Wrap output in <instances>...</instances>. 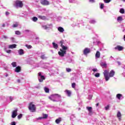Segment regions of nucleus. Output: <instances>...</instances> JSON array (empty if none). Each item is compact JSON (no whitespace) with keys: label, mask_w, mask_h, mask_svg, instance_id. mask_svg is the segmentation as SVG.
Listing matches in <instances>:
<instances>
[{"label":"nucleus","mask_w":125,"mask_h":125,"mask_svg":"<svg viewBox=\"0 0 125 125\" xmlns=\"http://www.w3.org/2000/svg\"><path fill=\"white\" fill-rule=\"evenodd\" d=\"M28 109L30 112L32 113H34L36 112L37 107H36V105H35L33 102H31L28 105Z\"/></svg>","instance_id":"f257e3e1"},{"label":"nucleus","mask_w":125,"mask_h":125,"mask_svg":"<svg viewBox=\"0 0 125 125\" xmlns=\"http://www.w3.org/2000/svg\"><path fill=\"white\" fill-rule=\"evenodd\" d=\"M55 98H61V95H59L58 94H55L51 95L50 97H49V99H50L51 101H53V102H56Z\"/></svg>","instance_id":"f03ea898"},{"label":"nucleus","mask_w":125,"mask_h":125,"mask_svg":"<svg viewBox=\"0 0 125 125\" xmlns=\"http://www.w3.org/2000/svg\"><path fill=\"white\" fill-rule=\"evenodd\" d=\"M15 5L17 8H18V7H20V8H22L23 5V2L19 0H17L15 2Z\"/></svg>","instance_id":"7ed1b4c3"},{"label":"nucleus","mask_w":125,"mask_h":125,"mask_svg":"<svg viewBox=\"0 0 125 125\" xmlns=\"http://www.w3.org/2000/svg\"><path fill=\"white\" fill-rule=\"evenodd\" d=\"M104 75L106 81L108 82V81H109V79H110V77H109V71L106 70H104Z\"/></svg>","instance_id":"20e7f679"},{"label":"nucleus","mask_w":125,"mask_h":125,"mask_svg":"<svg viewBox=\"0 0 125 125\" xmlns=\"http://www.w3.org/2000/svg\"><path fill=\"white\" fill-rule=\"evenodd\" d=\"M66 50H67V49H60L61 52H58L59 55L61 56V57H64V54H66Z\"/></svg>","instance_id":"39448f33"},{"label":"nucleus","mask_w":125,"mask_h":125,"mask_svg":"<svg viewBox=\"0 0 125 125\" xmlns=\"http://www.w3.org/2000/svg\"><path fill=\"white\" fill-rule=\"evenodd\" d=\"M38 76L41 77V79H39L40 83H42L44 80H45V77L43 75H42V72L38 73Z\"/></svg>","instance_id":"423d86ee"},{"label":"nucleus","mask_w":125,"mask_h":125,"mask_svg":"<svg viewBox=\"0 0 125 125\" xmlns=\"http://www.w3.org/2000/svg\"><path fill=\"white\" fill-rule=\"evenodd\" d=\"M18 111V109H16L12 112V118H13V119L16 118V116H17V112Z\"/></svg>","instance_id":"0eeeda50"},{"label":"nucleus","mask_w":125,"mask_h":125,"mask_svg":"<svg viewBox=\"0 0 125 125\" xmlns=\"http://www.w3.org/2000/svg\"><path fill=\"white\" fill-rule=\"evenodd\" d=\"M41 3L42 5H49V1H47V0H42L41 1Z\"/></svg>","instance_id":"6e6552de"},{"label":"nucleus","mask_w":125,"mask_h":125,"mask_svg":"<svg viewBox=\"0 0 125 125\" xmlns=\"http://www.w3.org/2000/svg\"><path fill=\"white\" fill-rule=\"evenodd\" d=\"M114 49H115L116 50H118V51H122V50H124V47L121 45H117L114 48Z\"/></svg>","instance_id":"1a4fd4ad"},{"label":"nucleus","mask_w":125,"mask_h":125,"mask_svg":"<svg viewBox=\"0 0 125 125\" xmlns=\"http://www.w3.org/2000/svg\"><path fill=\"white\" fill-rule=\"evenodd\" d=\"M86 109L89 112V115L91 116V115H92V114H93V112H92V107H91V106H89V107L87 106Z\"/></svg>","instance_id":"9d476101"},{"label":"nucleus","mask_w":125,"mask_h":125,"mask_svg":"<svg viewBox=\"0 0 125 125\" xmlns=\"http://www.w3.org/2000/svg\"><path fill=\"white\" fill-rule=\"evenodd\" d=\"M42 116H43V117H41L37 118V120H42L43 119H47V118H48V115H47V114L43 113Z\"/></svg>","instance_id":"9b49d317"},{"label":"nucleus","mask_w":125,"mask_h":125,"mask_svg":"<svg viewBox=\"0 0 125 125\" xmlns=\"http://www.w3.org/2000/svg\"><path fill=\"white\" fill-rule=\"evenodd\" d=\"M90 52V49L88 48H85L83 50V54L84 55H86V54H88Z\"/></svg>","instance_id":"f8f14e48"},{"label":"nucleus","mask_w":125,"mask_h":125,"mask_svg":"<svg viewBox=\"0 0 125 125\" xmlns=\"http://www.w3.org/2000/svg\"><path fill=\"white\" fill-rule=\"evenodd\" d=\"M60 43L61 44V46L62 47V49H68V47L64 46L63 43H64V41L62 40L60 42Z\"/></svg>","instance_id":"ddd939ff"},{"label":"nucleus","mask_w":125,"mask_h":125,"mask_svg":"<svg viewBox=\"0 0 125 125\" xmlns=\"http://www.w3.org/2000/svg\"><path fill=\"white\" fill-rule=\"evenodd\" d=\"M115 71H114V70H111L109 73V78H112L113 77H114V76H115Z\"/></svg>","instance_id":"4468645a"},{"label":"nucleus","mask_w":125,"mask_h":125,"mask_svg":"<svg viewBox=\"0 0 125 125\" xmlns=\"http://www.w3.org/2000/svg\"><path fill=\"white\" fill-rule=\"evenodd\" d=\"M21 71V67H20V66H18L17 67H16L15 72H16V73H19Z\"/></svg>","instance_id":"2eb2a0df"},{"label":"nucleus","mask_w":125,"mask_h":125,"mask_svg":"<svg viewBox=\"0 0 125 125\" xmlns=\"http://www.w3.org/2000/svg\"><path fill=\"white\" fill-rule=\"evenodd\" d=\"M117 118H118L119 121H121V120H122V114L121 113V112H118L117 114Z\"/></svg>","instance_id":"dca6fc26"},{"label":"nucleus","mask_w":125,"mask_h":125,"mask_svg":"<svg viewBox=\"0 0 125 125\" xmlns=\"http://www.w3.org/2000/svg\"><path fill=\"white\" fill-rule=\"evenodd\" d=\"M52 44H53V47H54V48H55V49H57V48H58V44L53 42L52 43Z\"/></svg>","instance_id":"f3484780"},{"label":"nucleus","mask_w":125,"mask_h":125,"mask_svg":"<svg viewBox=\"0 0 125 125\" xmlns=\"http://www.w3.org/2000/svg\"><path fill=\"white\" fill-rule=\"evenodd\" d=\"M19 54L20 55H23V54H24V50L22 49H20L19 51Z\"/></svg>","instance_id":"a211bd4d"},{"label":"nucleus","mask_w":125,"mask_h":125,"mask_svg":"<svg viewBox=\"0 0 125 125\" xmlns=\"http://www.w3.org/2000/svg\"><path fill=\"white\" fill-rule=\"evenodd\" d=\"M65 92H66V93L67 94V96H68L69 97H70V96H71V91L69 90H65Z\"/></svg>","instance_id":"6ab92c4d"},{"label":"nucleus","mask_w":125,"mask_h":125,"mask_svg":"<svg viewBox=\"0 0 125 125\" xmlns=\"http://www.w3.org/2000/svg\"><path fill=\"white\" fill-rule=\"evenodd\" d=\"M95 57L96 58H100V52L97 51L95 54Z\"/></svg>","instance_id":"aec40b11"},{"label":"nucleus","mask_w":125,"mask_h":125,"mask_svg":"<svg viewBox=\"0 0 125 125\" xmlns=\"http://www.w3.org/2000/svg\"><path fill=\"white\" fill-rule=\"evenodd\" d=\"M17 45H16V44H13L12 45H10L9 46V48H11L12 49L13 48H16V46Z\"/></svg>","instance_id":"412c9836"},{"label":"nucleus","mask_w":125,"mask_h":125,"mask_svg":"<svg viewBox=\"0 0 125 125\" xmlns=\"http://www.w3.org/2000/svg\"><path fill=\"white\" fill-rule=\"evenodd\" d=\"M58 30L60 33H63V32H64V28H63V27H59Z\"/></svg>","instance_id":"4be33fe9"},{"label":"nucleus","mask_w":125,"mask_h":125,"mask_svg":"<svg viewBox=\"0 0 125 125\" xmlns=\"http://www.w3.org/2000/svg\"><path fill=\"white\" fill-rule=\"evenodd\" d=\"M123 20V17H122L121 16H119L117 18V21L118 22H122Z\"/></svg>","instance_id":"5701e85b"},{"label":"nucleus","mask_w":125,"mask_h":125,"mask_svg":"<svg viewBox=\"0 0 125 125\" xmlns=\"http://www.w3.org/2000/svg\"><path fill=\"white\" fill-rule=\"evenodd\" d=\"M122 96H123V95H122L121 94H118L116 95L117 98H118V99H119V100L121 99Z\"/></svg>","instance_id":"b1692460"},{"label":"nucleus","mask_w":125,"mask_h":125,"mask_svg":"<svg viewBox=\"0 0 125 125\" xmlns=\"http://www.w3.org/2000/svg\"><path fill=\"white\" fill-rule=\"evenodd\" d=\"M60 122H61V118L56 119V121H55V123L56 124H59L60 123Z\"/></svg>","instance_id":"393cba45"},{"label":"nucleus","mask_w":125,"mask_h":125,"mask_svg":"<svg viewBox=\"0 0 125 125\" xmlns=\"http://www.w3.org/2000/svg\"><path fill=\"white\" fill-rule=\"evenodd\" d=\"M44 89L46 93H48V92H49V89L48 88L45 87Z\"/></svg>","instance_id":"a878e982"},{"label":"nucleus","mask_w":125,"mask_h":125,"mask_svg":"<svg viewBox=\"0 0 125 125\" xmlns=\"http://www.w3.org/2000/svg\"><path fill=\"white\" fill-rule=\"evenodd\" d=\"M101 66L105 67V68H107V63H103V62H102V63H101Z\"/></svg>","instance_id":"bb28decb"},{"label":"nucleus","mask_w":125,"mask_h":125,"mask_svg":"<svg viewBox=\"0 0 125 125\" xmlns=\"http://www.w3.org/2000/svg\"><path fill=\"white\" fill-rule=\"evenodd\" d=\"M32 20L34 21V22H37V21H38V18L34 17L32 18Z\"/></svg>","instance_id":"cd10ccee"},{"label":"nucleus","mask_w":125,"mask_h":125,"mask_svg":"<svg viewBox=\"0 0 125 125\" xmlns=\"http://www.w3.org/2000/svg\"><path fill=\"white\" fill-rule=\"evenodd\" d=\"M120 13H122V14H124L125 13V9L123 8H121L120 10Z\"/></svg>","instance_id":"c85d7f7f"},{"label":"nucleus","mask_w":125,"mask_h":125,"mask_svg":"<svg viewBox=\"0 0 125 125\" xmlns=\"http://www.w3.org/2000/svg\"><path fill=\"white\" fill-rule=\"evenodd\" d=\"M25 46L28 49H30L32 48V45H31L26 44V45H25Z\"/></svg>","instance_id":"c756f323"},{"label":"nucleus","mask_w":125,"mask_h":125,"mask_svg":"<svg viewBox=\"0 0 125 125\" xmlns=\"http://www.w3.org/2000/svg\"><path fill=\"white\" fill-rule=\"evenodd\" d=\"M18 27V22H16V24L13 25V28H16Z\"/></svg>","instance_id":"7c9ffc66"},{"label":"nucleus","mask_w":125,"mask_h":125,"mask_svg":"<svg viewBox=\"0 0 125 125\" xmlns=\"http://www.w3.org/2000/svg\"><path fill=\"white\" fill-rule=\"evenodd\" d=\"M95 77H96V78H99V77H100V74L99 73H96L95 74Z\"/></svg>","instance_id":"2f4dec72"},{"label":"nucleus","mask_w":125,"mask_h":125,"mask_svg":"<svg viewBox=\"0 0 125 125\" xmlns=\"http://www.w3.org/2000/svg\"><path fill=\"white\" fill-rule=\"evenodd\" d=\"M12 65L14 68H15V67H16V62H13L12 63Z\"/></svg>","instance_id":"473e14b6"},{"label":"nucleus","mask_w":125,"mask_h":125,"mask_svg":"<svg viewBox=\"0 0 125 125\" xmlns=\"http://www.w3.org/2000/svg\"><path fill=\"white\" fill-rule=\"evenodd\" d=\"M22 116H23V115L22 114H20V115H19L18 116V119L19 120H20V119H21L22 118Z\"/></svg>","instance_id":"72a5a7b5"},{"label":"nucleus","mask_w":125,"mask_h":125,"mask_svg":"<svg viewBox=\"0 0 125 125\" xmlns=\"http://www.w3.org/2000/svg\"><path fill=\"white\" fill-rule=\"evenodd\" d=\"M16 35H21V32L19 31H15Z\"/></svg>","instance_id":"f704fd0d"},{"label":"nucleus","mask_w":125,"mask_h":125,"mask_svg":"<svg viewBox=\"0 0 125 125\" xmlns=\"http://www.w3.org/2000/svg\"><path fill=\"white\" fill-rule=\"evenodd\" d=\"M104 1L105 3H109V2H110V1H111V0H104Z\"/></svg>","instance_id":"c9c22d12"},{"label":"nucleus","mask_w":125,"mask_h":125,"mask_svg":"<svg viewBox=\"0 0 125 125\" xmlns=\"http://www.w3.org/2000/svg\"><path fill=\"white\" fill-rule=\"evenodd\" d=\"M72 87L73 88H76V83H72Z\"/></svg>","instance_id":"e433bc0d"},{"label":"nucleus","mask_w":125,"mask_h":125,"mask_svg":"<svg viewBox=\"0 0 125 125\" xmlns=\"http://www.w3.org/2000/svg\"><path fill=\"white\" fill-rule=\"evenodd\" d=\"M66 71L68 72H70L72 71V69H71V68H66Z\"/></svg>","instance_id":"4c0bfd02"},{"label":"nucleus","mask_w":125,"mask_h":125,"mask_svg":"<svg viewBox=\"0 0 125 125\" xmlns=\"http://www.w3.org/2000/svg\"><path fill=\"white\" fill-rule=\"evenodd\" d=\"M100 8L103 9L104 8V4L102 3L100 6Z\"/></svg>","instance_id":"58836bf2"},{"label":"nucleus","mask_w":125,"mask_h":125,"mask_svg":"<svg viewBox=\"0 0 125 125\" xmlns=\"http://www.w3.org/2000/svg\"><path fill=\"white\" fill-rule=\"evenodd\" d=\"M41 59H45V56L44 55H42L41 56Z\"/></svg>","instance_id":"ea45409f"},{"label":"nucleus","mask_w":125,"mask_h":125,"mask_svg":"<svg viewBox=\"0 0 125 125\" xmlns=\"http://www.w3.org/2000/svg\"><path fill=\"white\" fill-rule=\"evenodd\" d=\"M42 28H43V29H44V30H46L48 28V27L46 25H43Z\"/></svg>","instance_id":"a19ab883"},{"label":"nucleus","mask_w":125,"mask_h":125,"mask_svg":"<svg viewBox=\"0 0 125 125\" xmlns=\"http://www.w3.org/2000/svg\"><path fill=\"white\" fill-rule=\"evenodd\" d=\"M109 108H110V105H107L105 107V109L106 110H109Z\"/></svg>","instance_id":"79ce46f5"},{"label":"nucleus","mask_w":125,"mask_h":125,"mask_svg":"<svg viewBox=\"0 0 125 125\" xmlns=\"http://www.w3.org/2000/svg\"><path fill=\"white\" fill-rule=\"evenodd\" d=\"M40 18H41V19H42V20H43V19H45V16H40Z\"/></svg>","instance_id":"37998d69"},{"label":"nucleus","mask_w":125,"mask_h":125,"mask_svg":"<svg viewBox=\"0 0 125 125\" xmlns=\"http://www.w3.org/2000/svg\"><path fill=\"white\" fill-rule=\"evenodd\" d=\"M92 71L93 72H97L98 71V70L96 68H94V69H92Z\"/></svg>","instance_id":"c03bdc74"},{"label":"nucleus","mask_w":125,"mask_h":125,"mask_svg":"<svg viewBox=\"0 0 125 125\" xmlns=\"http://www.w3.org/2000/svg\"><path fill=\"white\" fill-rule=\"evenodd\" d=\"M11 125H16V123H15V122H12L11 123Z\"/></svg>","instance_id":"a18cd8bd"},{"label":"nucleus","mask_w":125,"mask_h":125,"mask_svg":"<svg viewBox=\"0 0 125 125\" xmlns=\"http://www.w3.org/2000/svg\"><path fill=\"white\" fill-rule=\"evenodd\" d=\"M7 53H10L11 52V50H8L6 51Z\"/></svg>","instance_id":"49530a36"},{"label":"nucleus","mask_w":125,"mask_h":125,"mask_svg":"<svg viewBox=\"0 0 125 125\" xmlns=\"http://www.w3.org/2000/svg\"><path fill=\"white\" fill-rule=\"evenodd\" d=\"M17 83H21V81L20 80V79H18L17 80Z\"/></svg>","instance_id":"de8ad7c7"},{"label":"nucleus","mask_w":125,"mask_h":125,"mask_svg":"<svg viewBox=\"0 0 125 125\" xmlns=\"http://www.w3.org/2000/svg\"><path fill=\"white\" fill-rule=\"evenodd\" d=\"M9 14H10L9 12H5V15H9Z\"/></svg>","instance_id":"09e8293b"},{"label":"nucleus","mask_w":125,"mask_h":125,"mask_svg":"<svg viewBox=\"0 0 125 125\" xmlns=\"http://www.w3.org/2000/svg\"><path fill=\"white\" fill-rule=\"evenodd\" d=\"M89 1L90 2H92V3L95 2L94 0H89Z\"/></svg>","instance_id":"8fccbe9b"},{"label":"nucleus","mask_w":125,"mask_h":125,"mask_svg":"<svg viewBox=\"0 0 125 125\" xmlns=\"http://www.w3.org/2000/svg\"><path fill=\"white\" fill-rule=\"evenodd\" d=\"M10 100H11V101H12V100H13V98H12V97H10Z\"/></svg>","instance_id":"3c124183"},{"label":"nucleus","mask_w":125,"mask_h":125,"mask_svg":"<svg viewBox=\"0 0 125 125\" xmlns=\"http://www.w3.org/2000/svg\"><path fill=\"white\" fill-rule=\"evenodd\" d=\"M91 23H95V21H91Z\"/></svg>","instance_id":"603ef678"},{"label":"nucleus","mask_w":125,"mask_h":125,"mask_svg":"<svg viewBox=\"0 0 125 125\" xmlns=\"http://www.w3.org/2000/svg\"><path fill=\"white\" fill-rule=\"evenodd\" d=\"M96 106L98 107V106H99V103H98L97 104H96Z\"/></svg>","instance_id":"864d4df0"},{"label":"nucleus","mask_w":125,"mask_h":125,"mask_svg":"<svg viewBox=\"0 0 125 125\" xmlns=\"http://www.w3.org/2000/svg\"><path fill=\"white\" fill-rule=\"evenodd\" d=\"M5 24H2V27H5Z\"/></svg>","instance_id":"5fc2aeb1"},{"label":"nucleus","mask_w":125,"mask_h":125,"mask_svg":"<svg viewBox=\"0 0 125 125\" xmlns=\"http://www.w3.org/2000/svg\"><path fill=\"white\" fill-rule=\"evenodd\" d=\"M25 32H29V30H26Z\"/></svg>","instance_id":"6e6d98bb"},{"label":"nucleus","mask_w":125,"mask_h":125,"mask_svg":"<svg viewBox=\"0 0 125 125\" xmlns=\"http://www.w3.org/2000/svg\"><path fill=\"white\" fill-rule=\"evenodd\" d=\"M4 38H5V39H6V36H4Z\"/></svg>","instance_id":"4d7b16f0"},{"label":"nucleus","mask_w":125,"mask_h":125,"mask_svg":"<svg viewBox=\"0 0 125 125\" xmlns=\"http://www.w3.org/2000/svg\"><path fill=\"white\" fill-rule=\"evenodd\" d=\"M8 76V75H6V77H7Z\"/></svg>","instance_id":"13d9d810"}]
</instances>
